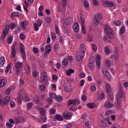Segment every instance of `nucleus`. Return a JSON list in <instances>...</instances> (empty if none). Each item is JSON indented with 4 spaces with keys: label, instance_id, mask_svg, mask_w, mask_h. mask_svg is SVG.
Here are the masks:
<instances>
[{
    "label": "nucleus",
    "instance_id": "1",
    "mask_svg": "<svg viewBox=\"0 0 128 128\" xmlns=\"http://www.w3.org/2000/svg\"><path fill=\"white\" fill-rule=\"evenodd\" d=\"M104 30L109 38L112 40L114 38V30L108 24L105 25Z\"/></svg>",
    "mask_w": 128,
    "mask_h": 128
},
{
    "label": "nucleus",
    "instance_id": "2",
    "mask_svg": "<svg viewBox=\"0 0 128 128\" xmlns=\"http://www.w3.org/2000/svg\"><path fill=\"white\" fill-rule=\"evenodd\" d=\"M22 62H20L14 64L15 72L16 76H18L22 72Z\"/></svg>",
    "mask_w": 128,
    "mask_h": 128
},
{
    "label": "nucleus",
    "instance_id": "3",
    "mask_svg": "<svg viewBox=\"0 0 128 128\" xmlns=\"http://www.w3.org/2000/svg\"><path fill=\"white\" fill-rule=\"evenodd\" d=\"M10 100V96H6L4 98V102L2 101V96L0 95V106H6Z\"/></svg>",
    "mask_w": 128,
    "mask_h": 128
},
{
    "label": "nucleus",
    "instance_id": "4",
    "mask_svg": "<svg viewBox=\"0 0 128 128\" xmlns=\"http://www.w3.org/2000/svg\"><path fill=\"white\" fill-rule=\"evenodd\" d=\"M102 4L103 6L105 8H112V6H116V4L112 2H110L108 0L102 1Z\"/></svg>",
    "mask_w": 128,
    "mask_h": 128
},
{
    "label": "nucleus",
    "instance_id": "5",
    "mask_svg": "<svg viewBox=\"0 0 128 128\" xmlns=\"http://www.w3.org/2000/svg\"><path fill=\"white\" fill-rule=\"evenodd\" d=\"M42 80L43 84H44L46 86L48 84V73L46 72H44L42 74Z\"/></svg>",
    "mask_w": 128,
    "mask_h": 128
},
{
    "label": "nucleus",
    "instance_id": "6",
    "mask_svg": "<svg viewBox=\"0 0 128 128\" xmlns=\"http://www.w3.org/2000/svg\"><path fill=\"white\" fill-rule=\"evenodd\" d=\"M124 96V94L122 92H119L117 95V106H120V104H122V98Z\"/></svg>",
    "mask_w": 128,
    "mask_h": 128
},
{
    "label": "nucleus",
    "instance_id": "7",
    "mask_svg": "<svg viewBox=\"0 0 128 128\" xmlns=\"http://www.w3.org/2000/svg\"><path fill=\"white\" fill-rule=\"evenodd\" d=\"M86 54L82 53L80 52H76V60L78 62H82L84 60V55Z\"/></svg>",
    "mask_w": 128,
    "mask_h": 128
},
{
    "label": "nucleus",
    "instance_id": "8",
    "mask_svg": "<svg viewBox=\"0 0 128 128\" xmlns=\"http://www.w3.org/2000/svg\"><path fill=\"white\" fill-rule=\"evenodd\" d=\"M80 102L78 99H74L73 100H69L68 102V106H70V104H73V106H78L80 104Z\"/></svg>",
    "mask_w": 128,
    "mask_h": 128
},
{
    "label": "nucleus",
    "instance_id": "9",
    "mask_svg": "<svg viewBox=\"0 0 128 128\" xmlns=\"http://www.w3.org/2000/svg\"><path fill=\"white\" fill-rule=\"evenodd\" d=\"M8 32V26H6L2 31V34L1 36V40H4L6 36V34Z\"/></svg>",
    "mask_w": 128,
    "mask_h": 128
},
{
    "label": "nucleus",
    "instance_id": "10",
    "mask_svg": "<svg viewBox=\"0 0 128 128\" xmlns=\"http://www.w3.org/2000/svg\"><path fill=\"white\" fill-rule=\"evenodd\" d=\"M20 52L23 60H26V50H24V46L22 44L20 47Z\"/></svg>",
    "mask_w": 128,
    "mask_h": 128
},
{
    "label": "nucleus",
    "instance_id": "11",
    "mask_svg": "<svg viewBox=\"0 0 128 128\" xmlns=\"http://www.w3.org/2000/svg\"><path fill=\"white\" fill-rule=\"evenodd\" d=\"M62 116L64 120H68L72 118V113L65 111L63 112Z\"/></svg>",
    "mask_w": 128,
    "mask_h": 128
},
{
    "label": "nucleus",
    "instance_id": "12",
    "mask_svg": "<svg viewBox=\"0 0 128 128\" xmlns=\"http://www.w3.org/2000/svg\"><path fill=\"white\" fill-rule=\"evenodd\" d=\"M51 45L48 44L45 48L46 52H44V56H46V54H50V52H52V49L50 48Z\"/></svg>",
    "mask_w": 128,
    "mask_h": 128
},
{
    "label": "nucleus",
    "instance_id": "13",
    "mask_svg": "<svg viewBox=\"0 0 128 128\" xmlns=\"http://www.w3.org/2000/svg\"><path fill=\"white\" fill-rule=\"evenodd\" d=\"M72 28L75 32H78L80 31V24H78V23L76 22L73 24Z\"/></svg>",
    "mask_w": 128,
    "mask_h": 128
},
{
    "label": "nucleus",
    "instance_id": "14",
    "mask_svg": "<svg viewBox=\"0 0 128 128\" xmlns=\"http://www.w3.org/2000/svg\"><path fill=\"white\" fill-rule=\"evenodd\" d=\"M114 106V104H112L110 100H106L104 103V107L108 108H112Z\"/></svg>",
    "mask_w": 128,
    "mask_h": 128
},
{
    "label": "nucleus",
    "instance_id": "15",
    "mask_svg": "<svg viewBox=\"0 0 128 128\" xmlns=\"http://www.w3.org/2000/svg\"><path fill=\"white\" fill-rule=\"evenodd\" d=\"M11 54H12V56L13 58H16V46L15 45H12V46Z\"/></svg>",
    "mask_w": 128,
    "mask_h": 128
},
{
    "label": "nucleus",
    "instance_id": "16",
    "mask_svg": "<svg viewBox=\"0 0 128 128\" xmlns=\"http://www.w3.org/2000/svg\"><path fill=\"white\" fill-rule=\"evenodd\" d=\"M28 25V22L26 20L22 22L20 24L21 28L23 30H26V26Z\"/></svg>",
    "mask_w": 128,
    "mask_h": 128
},
{
    "label": "nucleus",
    "instance_id": "17",
    "mask_svg": "<svg viewBox=\"0 0 128 128\" xmlns=\"http://www.w3.org/2000/svg\"><path fill=\"white\" fill-rule=\"evenodd\" d=\"M80 52L86 54V45L84 44H80Z\"/></svg>",
    "mask_w": 128,
    "mask_h": 128
},
{
    "label": "nucleus",
    "instance_id": "18",
    "mask_svg": "<svg viewBox=\"0 0 128 128\" xmlns=\"http://www.w3.org/2000/svg\"><path fill=\"white\" fill-rule=\"evenodd\" d=\"M102 72L104 75V76L106 78H108L110 76V72H108V70L106 68H102Z\"/></svg>",
    "mask_w": 128,
    "mask_h": 128
},
{
    "label": "nucleus",
    "instance_id": "19",
    "mask_svg": "<svg viewBox=\"0 0 128 128\" xmlns=\"http://www.w3.org/2000/svg\"><path fill=\"white\" fill-rule=\"evenodd\" d=\"M18 94L19 98H18V104H21L22 100H24V96H22V90L19 91Z\"/></svg>",
    "mask_w": 128,
    "mask_h": 128
},
{
    "label": "nucleus",
    "instance_id": "20",
    "mask_svg": "<svg viewBox=\"0 0 128 128\" xmlns=\"http://www.w3.org/2000/svg\"><path fill=\"white\" fill-rule=\"evenodd\" d=\"M88 66L90 70H94V65L92 62H90L88 64Z\"/></svg>",
    "mask_w": 128,
    "mask_h": 128
},
{
    "label": "nucleus",
    "instance_id": "21",
    "mask_svg": "<svg viewBox=\"0 0 128 128\" xmlns=\"http://www.w3.org/2000/svg\"><path fill=\"white\" fill-rule=\"evenodd\" d=\"M6 84V79L0 80V88H4Z\"/></svg>",
    "mask_w": 128,
    "mask_h": 128
},
{
    "label": "nucleus",
    "instance_id": "22",
    "mask_svg": "<svg viewBox=\"0 0 128 128\" xmlns=\"http://www.w3.org/2000/svg\"><path fill=\"white\" fill-rule=\"evenodd\" d=\"M25 70V74H30V67L28 65L26 66V68H24Z\"/></svg>",
    "mask_w": 128,
    "mask_h": 128
},
{
    "label": "nucleus",
    "instance_id": "23",
    "mask_svg": "<svg viewBox=\"0 0 128 128\" xmlns=\"http://www.w3.org/2000/svg\"><path fill=\"white\" fill-rule=\"evenodd\" d=\"M54 120H62V116H60V114H57L54 118Z\"/></svg>",
    "mask_w": 128,
    "mask_h": 128
},
{
    "label": "nucleus",
    "instance_id": "24",
    "mask_svg": "<svg viewBox=\"0 0 128 128\" xmlns=\"http://www.w3.org/2000/svg\"><path fill=\"white\" fill-rule=\"evenodd\" d=\"M68 2V0H62V6H63V8L64 10V12H66V6Z\"/></svg>",
    "mask_w": 128,
    "mask_h": 128
},
{
    "label": "nucleus",
    "instance_id": "25",
    "mask_svg": "<svg viewBox=\"0 0 128 128\" xmlns=\"http://www.w3.org/2000/svg\"><path fill=\"white\" fill-rule=\"evenodd\" d=\"M100 126L102 128H108V126L106 125V121H102Z\"/></svg>",
    "mask_w": 128,
    "mask_h": 128
},
{
    "label": "nucleus",
    "instance_id": "26",
    "mask_svg": "<svg viewBox=\"0 0 128 128\" xmlns=\"http://www.w3.org/2000/svg\"><path fill=\"white\" fill-rule=\"evenodd\" d=\"M4 62H6V59L4 58V57H1L0 58V66H2L4 64Z\"/></svg>",
    "mask_w": 128,
    "mask_h": 128
},
{
    "label": "nucleus",
    "instance_id": "27",
    "mask_svg": "<svg viewBox=\"0 0 128 128\" xmlns=\"http://www.w3.org/2000/svg\"><path fill=\"white\" fill-rule=\"evenodd\" d=\"M32 76L34 78H38V72L36 69L33 70L32 71Z\"/></svg>",
    "mask_w": 128,
    "mask_h": 128
},
{
    "label": "nucleus",
    "instance_id": "28",
    "mask_svg": "<svg viewBox=\"0 0 128 128\" xmlns=\"http://www.w3.org/2000/svg\"><path fill=\"white\" fill-rule=\"evenodd\" d=\"M40 114L42 116H46V110L42 108H40Z\"/></svg>",
    "mask_w": 128,
    "mask_h": 128
},
{
    "label": "nucleus",
    "instance_id": "29",
    "mask_svg": "<svg viewBox=\"0 0 128 128\" xmlns=\"http://www.w3.org/2000/svg\"><path fill=\"white\" fill-rule=\"evenodd\" d=\"M87 106L89 108H96V104L94 103H88L87 104Z\"/></svg>",
    "mask_w": 128,
    "mask_h": 128
},
{
    "label": "nucleus",
    "instance_id": "30",
    "mask_svg": "<svg viewBox=\"0 0 128 128\" xmlns=\"http://www.w3.org/2000/svg\"><path fill=\"white\" fill-rule=\"evenodd\" d=\"M106 92H112V88H110V84H106Z\"/></svg>",
    "mask_w": 128,
    "mask_h": 128
},
{
    "label": "nucleus",
    "instance_id": "31",
    "mask_svg": "<svg viewBox=\"0 0 128 128\" xmlns=\"http://www.w3.org/2000/svg\"><path fill=\"white\" fill-rule=\"evenodd\" d=\"M56 112V110L54 108H50L49 110V114H54Z\"/></svg>",
    "mask_w": 128,
    "mask_h": 128
},
{
    "label": "nucleus",
    "instance_id": "32",
    "mask_svg": "<svg viewBox=\"0 0 128 128\" xmlns=\"http://www.w3.org/2000/svg\"><path fill=\"white\" fill-rule=\"evenodd\" d=\"M93 22L94 26H98L100 24V20L98 18H94L93 20Z\"/></svg>",
    "mask_w": 128,
    "mask_h": 128
},
{
    "label": "nucleus",
    "instance_id": "33",
    "mask_svg": "<svg viewBox=\"0 0 128 128\" xmlns=\"http://www.w3.org/2000/svg\"><path fill=\"white\" fill-rule=\"evenodd\" d=\"M62 64L64 66H66L68 64V61L66 59L64 58L62 62Z\"/></svg>",
    "mask_w": 128,
    "mask_h": 128
},
{
    "label": "nucleus",
    "instance_id": "34",
    "mask_svg": "<svg viewBox=\"0 0 128 128\" xmlns=\"http://www.w3.org/2000/svg\"><path fill=\"white\" fill-rule=\"evenodd\" d=\"M34 2V0H28L27 2L26 1H24V4L26 6H28V4H33Z\"/></svg>",
    "mask_w": 128,
    "mask_h": 128
},
{
    "label": "nucleus",
    "instance_id": "35",
    "mask_svg": "<svg viewBox=\"0 0 128 128\" xmlns=\"http://www.w3.org/2000/svg\"><path fill=\"white\" fill-rule=\"evenodd\" d=\"M80 26H84V24H86V21L84 20V18L82 17H80Z\"/></svg>",
    "mask_w": 128,
    "mask_h": 128
},
{
    "label": "nucleus",
    "instance_id": "36",
    "mask_svg": "<svg viewBox=\"0 0 128 128\" xmlns=\"http://www.w3.org/2000/svg\"><path fill=\"white\" fill-rule=\"evenodd\" d=\"M104 50L106 54H110V49H108V47H104Z\"/></svg>",
    "mask_w": 128,
    "mask_h": 128
},
{
    "label": "nucleus",
    "instance_id": "37",
    "mask_svg": "<svg viewBox=\"0 0 128 128\" xmlns=\"http://www.w3.org/2000/svg\"><path fill=\"white\" fill-rule=\"evenodd\" d=\"M98 99L102 100L104 98V94L102 93L101 94H98Z\"/></svg>",
    "mask_w": 128,
    "mask_h": 128
},
{
    "label": "nucleus",
    "instance_id": "38",
    "mask_svg": "<svg viewBox=\"0 0 128 128\" xmlns=\"http://www.w3.org/2000/svg\"><path fill=\"white\" fill-rule=\"evenodd\" d=\"M32 106H34V104H32V102H28L26 105L28 110H30V108H32Z\"/></svg>",
    "mask_w": 128,
    "mask_h": 128
},
{
    "label": "nucleus",
    "instance_id": "39",
    "mask_svg": "<svg viewBox=\"0 0 128 128\" xmlns=\"http://www.w3.org/2000/svg\"><path fill=\"white\" fill-rule=\"evenodd\" d=\"M74 70L72 69H70L67 72H66V74L68 76H70L72 74H74Z\"/></svg>",
    "mask_w": 128,
    "mask_h": 128
},
{
    "label": "nucleus",
    "instance_id": "40",
    "mask_svg": "<svg viewBox=\"0 0 128 128\" xmlns=\"http://www.w3.org/2000/svg\"><path fill=\"white\" fill-rule=\"evenodd\" d=\"M82 33L83 34H86V26H82Z\"/></svg>",
    "mask_w": 128,
    "mask_h": 128
},
{
    "label": "nucleus",
    "instance_id": "41",
    "mask_svg": "<svg viewBox=\"0 0 128 128\" xmlns=\"http://www.w3.org/2000/svg\"><path fill=\"white\" fill-rule=\"evenodd\" d=\"M51 38L52 39L54 40L56 38V33L54 32H51Z\"/></svg>",
    "mask_w": 128,
    "mask_h": 128
},
{
    "label": "nucleus",
    "instance_id": "42",
    "mask_svg": "<svg viewBox=\"0 0 128 128\" xmlns=\"http://www.w3.org/2000/svg\"><path fill=\"white\" fill-rule=\"evenodd\" d=\"M85 126L87 128H90L92 126V122L90 120H87L85 123Z\"/></svg>",
    "mask_w": 128,
    "mask_h": 128
},
{
    "label": "nucleus",
    "instance_id": "43",
    "mask_svg": "<svg viewBox=\"0 0 128 128\" xmlns=\"http://www.w3.org/2000/svg\"><path fill=\"white\" fill-rule=\"evenodd\" d=\"M114 24H115V26H120V24H122V22H120V20H118L117 21H114Z\"/></svg>",
    "mask_w": 128,
    "mask_h": 128
},
{
    "label": "nucleus",
    "instance_id": "44",
    "mask_svg": "<svg viewBox=\"0 0 128 128\" xmlns=\"http://www.w3.org/2000/svg\"><path fill=\"white\" fill-rule=\"evenodd\" d=\"M126 32V28H124V26H121V28L120 29V34H122L124 33V32Z\"/></svg>",
    "mask_w": 128,
    "mask_h": 128
},
{
    "label": "nucleus",
    "instance_id": "45",
    "mask_svg": "<svg viewBox=\"0 0 128 128\" xmlns=\"http://www.w3.org/2000/svg\"><path fill=\"white\" fill-rule=\"evenodd\" d=\"M90 90L92 92H96V86L94 84H92L90 86Z\"/></svg>",
    "mask_w": 128,
    "mask_h": 128
},
{
    "label": "nucleus",
    "instance_id": "46",
    "mask_svg": "<svg viewBox=\"0 0 128 128\" xmlns=\"http://www.w3.org/2000/svg\"><path fill=\"white\" fill-rule=\"evenodd\" d=\"M56 100H58V102H62V96H56Z\"/></svg>",
    "mask_w": 128,
    "mask_h": 128
},
{
    "label": "nucleus",
    "instance_id": "47",
    "mask_svg": "<svg viewBox=\"0 0 128 128\" xmlns=\"http://www.w3.org/2000/svg\"><path fill=\"white\" fill-rule=\"evenodd\" d=\"M92 46L94 52H96V50H98L96 45V44H92Z\"/></svg>",
    "mask_w": 128,
    "mask_h": 128
},
{
    "label": "nucleus",
    "instance_id": "48",
    "mask_svg": "<svg viewBox=\"0 0 128 128\" xmlns=\"http://www.w3.org/2000/svg\"><path fill=\"white\" fill-rule=\"evenodd\" d=\"M45 21L48 24H50L52 22V18L50 17H46L45 19Z\"/></svg>",
    "mask_w": 128,
    "mask_h": 128
},
{
    "label": "nucleus",
    "instance_id": "49",
    "mask_svg": "<svg viewBox=\"0 0 128 128\" xmlns=\"http://www.w3.org/2000/svg\"><path fill=\"white\" fill-rule=\"evenodd\" d=\"M97 18L99 20H100L102 19V14L100 13H98L97 15Z\"/></svg>",
    "mask_w": 128,
    "mask_h": 128
},
{
    "label": "nucleus",
    "instance_id": "50",
    "mask_svg": "<svg viewBox=\"0 0 128 128\" xmlns=\"http://www.w3.org/2000/svg\"><path fill=\"white\" fill-rule=\"evenodd\" d=\"M20 38L22 40H24V38H26V36L24 35V34H20Z\"/></svg>",
    "mask_w": 128,
    "mask_h": 128
},
{
    "label": "nucleus",
    "instance_id": "51",
    "mask_svg": "<svg viewBox=\"0 0 128 128\" xmlns=\"http://www.w3.org/2000/svg\"><path fill=\"white\" fill-rule=\"evenodd\" d=\"M34 29L35 32H38V25L36 23L34 24Z\"/></svg>",
    "mask_w": 128,
    "mask_h": 128
},
{
    "label": "nucleus",
    "instance_id": "52",
    "mask_svg": "<svg viewBox=\"0 0 128 128\" xmlns=\"http://www.w3.org/2000/svg\"><path fill=\"white\" fill-rule=\"evenodd\" d=\"M59 30H60V28H58V25L55 24V32L56 34H58Z\"/></svg>",
    "mask_w": 128,
    "mask_h": 128
},
{
    "label": "nucleus",
    "instance_id": "53",
    "mask_svg": "<svg viewBox=\"0 0 128 128\" xmlns=\"http://www.w3.org/2000/svg\"><path fill=\"white\" fill-rule=\"evenodd\" d=\"M105 64L108 66V68H110V60H108L105 62Z\"/></svg>",
    "mask_w": 128,
    "mask_h": 128
},
{
    "label": "nucleus",
    "instance_id": "54",
    "mask_svg": "<svg viewBox=\"0 0 128 128\" xmlns=\"http://www.w3.org/2000/svg\"><path fill=\"white\" fill-rule=\"evenodd\" d=\"M9 26H10L11 30H14L16 28V24L12 23L9 25Z\"/></svg>",
    "mask_w": 128,
    "mask_h": 128
},
{
    "label": "nucleus",
    "instance_id": "55",
    "mask_svg": "<svg viewBox=\"0 0 128 128\" xmlns=\"http://www.w3.org/2000/svg\"><path fill=\"white\" fill-rule=\"evenodd\" d=\"M50 97L52 98H56V93H50Z\"/></svg>",
    "mask_w": 128,
    "mask_h": 128
},
{
    "label": "nucleus",
    "instance_id": "56",
    "mask_svg": "<svg viewBox=\"0 0 128 128\" xmlns=\"http://www.w3.org/2000/svg\"><path fill=\"white\" fill-rule=\"evenodd\" d=\"M96 64L98 68H100V60H96Z\"/></svg>",
    "mask_w": 128,
    "mask_h": 128
},
{
    "label": "nucleus",
    "instance_id": "57",
    "mask_svg": "<svg viewBox=\"0 0 128 128\" xmlns=\"http://www.w3.org/2000/svg\"><path fill=\"white\" fill-rule=\"evenodd\" d=\"M6 126L7 128H12V124H11L10 123L8 122L6 124Z\"/></svg>",
    "mask_w": 128,
    "mask_h": 128
},
{
    "label": "nucleus",
    "instance_id": "58",
    "mask_svg": "<svg viewBox=\"0 0 128 128\" xmlns=\"http://www.w3.org/2000/svg\"><path fill=\"white\" fill-rule=\"evenodd\" d=\"M88 40L89 42H92V40H94V38L92 37V34H88Z\"/></svg>",
    "mask_w": 128,
    "mask_h": 128
},
{
    "label": "nucleus",
    "instance_id": "59",
    "mask_svg": "<svg viewBox=\"0 0 128 128\" xmlns=\"http://www.w3.org/2000/svg\"><path fill=\"white\" fill-rule=\"evenodd\" d=\"M84 4L86 8H88L90 6V4L87 1H84Z\"/></svg>",
    "mask_w": 128,
    "mask_h": 128
},
{
    "label": "nucleus",
    "instance_id": "60",
    "mask_svg": "<svg viewBox=\"0 0 128 128\" xmlns=\"http://www.w3.org/2000/svg\"><path fill=\"white\" fill-rule=\"evenodd\" d=\"M86 116H88V114L86 113H84L82 114V115L81 118L82 120H84Z\"/></svg>",
    "mask_w": 128,
    "mask_h": 128
},
{
    "label": "nucleus",
    "instance_id": "61",
    "mask_svg": "<svg viewBox=\"0 0 128 128\" xmlns=\"http://www.w3.org/2000/svg\"><path fill=\"white\" fill-rule=\"evenodd\" d=\"M37 24L38 26H40L42 24V20H38L37 22Z\"/></svg>",
    "mask_w": 128,
    "mask_h": 128
},
{
    "label": "nucleus",
    "instance_id": "62",
    "mask_svg": "<svg viewBox=\"0 0 128 128\" xmlns=\"http://www.w3.org/2000/svg\"><path fill=\"white\" fill-rule=\"evenodd\" d=\"M92 4H94V6H98V0H93V2Z\"/></svg>",
    "mask_w": 128,
    "mask_h": 128
},
{
    "label": "nucleus",
    "instance_id": "63",
    "mask_svg": "<svg viewBox=\"0 0 128 128\" xmlns=\"http://www.w3.org/2000/svg\"><path fill=\"white\" fill-rule=\"evenodd\" d=\"M52 80L54 82L58 80V76L56 75L52 76Z\"/></svg>",
    "mask_w": 128,
    "mask_h": 128
},
{
    "label": "nucleus",
    "instance_id": "64",
    "mask_svg": "<svg viewBox=\"0 0 128 128\" xmlns=\"http://www.w3.org/2000/svg\"><path fill=\"white\" fill-rule=\"evenodd\" d=\"M43 10H44V6H40L39 7V8H38V12H42Z\"/></svg>",
    "mask_w": 128,
    "mask_h": 128
}]
</instances>
